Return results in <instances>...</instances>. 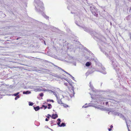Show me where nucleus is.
<instances>
[{
    "instance_id": "nucleus-1",
    "label": "nucleus",
    "mask_w": 131,
    "mask_h": 131,
    "mask_svg": "<svg viewBox=\"0 0 131 131\" xmlns=\"http://www.w3.org/2000/svg\"><path fill=\"white\" fill-rule=\"evenodd\" d=\"M62 71L61 73H60V74L59 75H58V80L60 79L62 80V81H63L64 80H66L68 83L70 84V85L72 86V89L71 90L69 91L68 92L71 98L74 96V88L73 86H72L70 82V81L68 80L66 78V76L64 75V72L66 73L67 74H69L70 75V74L67 72L64 71L61 68L58 67V71Z\"/></svg>"
},
{
    "instance_id": "nucleus-2",
    "label": "nucleus",
    "mask_w": 131,
    "mask_h": 131,
    "mask_svg": "<svg viewBox=\"0 0 131 131\" xmlns=\"http://www.w3.org/2000/svg\"><path fill=\"white\" fill-rule=\"evenodd\" d=\"M34 5L36 10L38 12H41L42 15L46 19L49 18V17L46 15L42 12L44 9L43 3L40 0H34Z\"/></svg>"
},
{
    "instance_id": "nucleus-3",
    "label": "nucleus",
    "mask_w": 131,
    "mask_h": 131,
    "mask_svg": "<svg viewBox=\"0 0 131 131\" xmlns=\"http://www.w3.org/2000/svg\"><path fill=\"white\" fill-rule=\"evenodd\" d=\"M84 30L87 32H89L92 36H93L94 38L97 41H100L99 44H100L101 42V38L103 37L100 36V35L97 34L95 32L93 31L89 28H87L84 26H81Z\"/></svg>"
},
{
    "instance_id": "nucleus-4",
    "label": "nucleus",
    "mask_w": 131,
    "mask_h": 131,
    "mask_svg": "<svg viewBox=\"0 0 131 131\" xmlns=\"http://www.w3.org/2000/svg\"><path fill=\"white\" fill-rule=\"evenodd\" d=\"M110 59L112 61V64L117 73L118 77H122V72L121 70L120 69L119 66L118 65L117 62L112 57H110Z\"/></svg>"
},
{
    "instance_id": "nucleus-5",
    "label": "nucleus",
    "mask_w": 131,
    "mask_h": 131,
    "mask_svg": "<svg viewBox=\"0 0 131 131\" xmlns=\"http://www.w3.org/2000/svg\"><path fill=\"white\" fill-rule=\"evenodd\" d=\"M110 59L112 61V64L117 73L118 77H122V72L121 70L120 69L119 66L118 65L117 62L112 57H110Z\"/></svg>"
},
{
    "instance_id": "nucleus-6",
    "label": "nucleus",
    "mask_w": 131,
    "mask_h": 131,
    "mask_svg": "<svg viewBox=\"0 0 131 131\" xmlns=\"http://www.w3.org/2000/svg\"><path fill=\"white\" fill-rule=\"evenodd\" d=\"M98 66L97 68L99 69L97 70V71H99L101 73L105 74L106 73V71L105 70V68L104 67H103L102 64L100 63H98L97 64Z\"/></svg>"
},
{
    "instance_id": "nucleus-7",
    "label": "nucleus",
    "mask_w": 131,
    "mask_h": 131,
    "mask_svg": "<svg viewBox=\"0 0 131 131\" xmlns=\"http://www.w3.org/2000/svg\"><path fill=\"white\" fill-rule=\"evenodd\" d=\"M96 101H95L97 103H101L102 101H106L105 102L106 105H107L108 103V102H110V100L109 99H107L106 98H103L102 97H99L97 98L96 100Z\"/></svg>"
},
{
    "instance_id": "nucleus-8",
    "label": "nucleus",
    "mask_w": 131,
    "mask_h": 131,
    "mask_svg": "<svg viewBox=\"0 0 131 131\" xmlns=\"http://www.w3.org/2000/svg\"><path fill=\"white\" fill-rule=\"evenodd\" d=\"M69 59L68 62L71 63H72L73 65L75 66H76V59L72 57H68Z\"/></svg>"
},
{
    "instance_id": "nucleus-9",
    "label": "nucleus",
    "mask_w": 131,
    "mask_h": 131,
    "mask_svg": "<svg viewBox=\"0 0 131 131\" xmlns=\"http://www.w3.org/2000/svg\"><path fill=\"white\" fill-rule=\"evenodd\" d=\"M90 8V10L92 14L94 16L97 17L98 14L97 9L93 7H91Z\"/></svg>"
},
{
    "instance_id": "nucleus-10",
    "label": "nucleus",
    "mask_w": 131,
    "mask_h": 131,
    "mask_svg": "<svg viewBox=\"0 0 131 131\" xmlns=\"http://www.w3.org/2000/svg\"><path fill=\"white\" fill-rule=\"evenodd\" d=\"M87 104H85L84 105H83L82 106V107L83 108H86L88 107L89 106H92L93 107H95L96 108H97V109H100L101 110H103V108H100V107H99L98 106H96L94 105H91L89 104L87 106H86V105Z\"/></svg>"
},
{
    "instance_id": "nucleus-11",
    "label": "nucleus",
    "mask_w": 131,
    "mask_h": 131,
    "mask_svg": "<svg viewBox=\"0 0 131 131\" xmlns=\"http://www.w3.org/2000/svg\"><path fill=\"white\" fill-rule=\"evenodd\" d=\"M63 91L60 90L58 89V94H59V99H62L63 97Z\"/></svg>"
},
{
    "instance_id": "nucleus-12",
    "label": "nucleus",
    "mask_w": 131,
    "mask_h": 131,
    "mask_svg": "<svg viewBox=\"0 0 131 131\" xmlns=\"http://www.w3.org/2000/svg\"><path fill=\"white\" fill-rule=\"evenodd\" d=\"M7 91L6 90L3 89L0 90V96H4L6 94Z\"/></svg>"
},
{
    "instance_id": "nucleus-13",
    "label": "nucleus",
    "mask_w": 131,
    "mask_h": 131,
    "mask_svg": "<svg viewBox=\"0 0 131 131\" xmlns=\"http://www.w3.org/2000/svg\"><path fill=\"white\" fill-rule=\"evenodd\" d=\"M95 71L94 69H91L90 70L88 71L86 73L85 75L86 76H88L90 74H91L93 73Z\"/></svg>"
},
{
    "instance_id": "nucleus-14",
    "label": "nucleus",
    "mask_w": 131,
    "mask_h": 131,
    "mask_svg": "<svg viewBox=\"0 0 131 131\" xmlns=\"http://www.w3.org/2000/svg\"><path fill=\"white\" fill-rule=\"evenodd\" d=\"M58 103L60 104H62V106H63L64 107L66 108L68 107V106L65 104H63L62 103V102H61V100H60V101L58 102Z\"/></svg>"
},
{
    "instance_id": "nucleus-15",
    "label": "nucleus",
    "mask_w": 131,
    "mask_h": 131,
    "mask_svg": "<svg viewBox=\"0 0 131 131\" xmlns=\"http://www.w3.org/2000/svg\"><path fill=\"white\" fill-rule=\"evenodd\" d=\"M66 42V41L64 40H60L59 41V44L61 45H62L63 46H64L65 44H64V42Z\"/></svg>"
},
{
    "instance_id": "nucleus-16",
    "label": "nucleus",
    "mask_w": 131,
    "mask_h": 131,
    "mask_svg": "<svg viewBox=\"0 0 131 131\" xmlns=\"http://www.w3.org/2000/svg\"><path fill=\"white\" fill-rule=\"evenodd\" d=\"M90 87L91 88V89L92 91L94 92H96V91L95 89H94L93 85L91 84V82H90Z\"/></svg>"
},
{
    "instance_id": "nucleus-17",
    "label": "nucleus",
    "mask_w": 131,
    "mask_h": 131,
    "mask_svg": "<svg viewBox=\"0 0 131 131\" xmlns=\"http://www.w3.org/2000/svg\"><path fill=\"white\" fill-rule=\"evenodd\" d=\"M115 114L116 115H117L119 116L120 117L123 118V119H124V116L122 115V114H121L120 113H116Z\"/></svg>"
},
{
    "instance_id": "nucleus-18",
    "label": "nucleus",
    "mask_w": 131,
    "mask_h": 131,
    "mask_svg": "<svg viewBox=\"0 0 131 131\" xmlns=\"http://www.w3.org/2000/svg\"><path fill=\"white\" fill-rule=\"evenodd\" d=\"M34 22H35V24H40L41 25H43V23H41V22H39V21L36 20H34Z\"/></svg>"
},
{
    "instance_id": "nucleus-19",
    "label": "nucleus",
    "mask_w": 131,
    "mask_h": 131,
    "mask_svg": "<svg viewBox=\"0 0 131 131\" xmlns=\"http://www.w3.org/2000/svg\"><path fill=\"white\" fill-rule=\"evenodd\" d=\"M33 107H34V110H35L36 111H38L40 108L39 106H37L36 107L33 106Z\"/></svg>"
},
{
    "instance_id": "nucleus-20",
    "label": "nucleus",
    "mask_w": 131,
    "mask_h": 131,
    "mask_svg": "<svg viewBox=\"0 0 131 131\" xmlns=\"http://www.w3.org/2000/svg\"><path fill=\"white\" fill-rule=\"evenodd\" d=\"M57 117V114H53L51 116V118L53 119H55Z\"/></svg>"
},
{
    "instance_id": "nucleus-21",
    "label": "nucleus",
    "mask_w": 131,
    "mask_h": 131,
    "mask_svg": "<svg viewBox=\"0 0 131 131\" xmlns=\"http://www.w3.org/2000/svg\"><path fill=\"white\" fill-rule=\"evenodd\" d=\"M31 92L29 91H24L23 92V94H28L31 93Z\"/></svg>"
},
{
    "instance_id": "nucleus-22",
    "label": "nucleus",
    "mask_w": 131,
    "mask_h": 131,
    "mask_svg": "<svg viewBox=\"0 0 131 131\" xmlns=\"http://www.w3.org/2000/svg\"><path fill=\"white\" fill-rule=\"evenodd\" d=\"M35 91L36 92H40V91H46V90H42L40 88H37V89H35Z\"/></svg>"
},
{
    "instance_id": "nucleus-23",
    "label": "nucleus",
    "mask_w": 131,
    "mask_h": 131,
    "mask_svg": "<svg viewBox=\"0 0 131 131\" xmlns=\"http://www.w3.org/2000/svg\"><path fill=\"white\" fill-rule=\"evenodd\" d=\"M49 91L50 92H51L53 93V94L55 95V96L56 97L57 100V95L56 93L54 92L52 90H49Z\"/></svg>"
},
{
    "instance_id": "nucleus-24",
    "label": "nucleus",
    "mask_w": 131,
    "mask_h": 131,
    "mask_svg": "<svg viewBox=\"0 0 131 131\" xmlns=\"http://www.w3.org/2000/svg\"><path fill=\"white\" fill-rule=\"evenodd\" d=\"M91 64V63L89 62H88L85 64V65L87 67L89 66Z\"/></svg>"
},
{
    "instance_id": "nucleus-25",
    "label": "nucleus",
    "mask_w": 131,
    "mask_h": 131,
    "mask_svg": "<svg viewBox=\"0 0 131 131\" xmlns=\"http://www.w3.org/2000/svg\"><path fill=\"white\" fill-rule=\"evenodd\" d=\"M19 94V92H17V93L14 94L12 95L13 96H17L18 95V94Z\"/></svg>"
},
{
    "instance_id": "nucleus-26",
    "label": "nucleus",
    "mask_w": 131,
    "mask_h": 131,
    "mask_svg": "<svg viewBox=\"0 0 131 131\" xmlns=\"http://www.w3.org/2000/svg\"><path fill=\"white\" fill-rule=\"evenodd\" d=\"M66 125L64 123H62L59 126V127H64L66 126Z\"/></svg>"
},
{
    "instance_id": "nucleus-27",
    "label": "nucleus",
    "mask_w": 131,
    "mask_h": 131,
    "mask_svg": "<svg viewBox=\"0 0 131 131\" xmlns=\"http://www.w3.org/2000/svg\"><path fill=\"white\" fill-rule=\"evenodd\" d=\"M58 126H59L61 124H60V122H61L60 119H59V118L58 119Z\"/></svg>"
},
{
    "instance_id": "nucleus-28",
    "label": "nucleus",
    "mask_w": 131,
    "mask_h": 131,
    "mask_svg": "<svg viewBox=\"0 0 131 131\" xmlns=\"http://www.w3.org/2000/svg\"><path fill=\"white\" fill-rule=\"evenodd\" d=\"M48 106L47 107V108L48 109H50L52 108V105L50 104H48Z\"/></svg>"
},
{
    "instance_id": "nucleus-29",
    "label": "nucleus",
    "mask_w": 131,
    "mask_h": 131,
    "mask_svg": "<svg viewBox=\"0 0 131 131\" xmlns=\"http://www.w3.org/2000/svg\"><path fill=\"white\" fill-rule=\"evenodd\" d=\"M33 104H34V103L32 102H29V106H32L33 105Z\"/></svg>"
},
{
    "instance_id": "nucleus-30",
    "label": "nucleus",
    "mask_w": 131,
    "mask_h": 131,
    "mask_svg": "<svg viewBox=\"0 0 131 131\" xmlns=\"http://www.w3.org/2000/svg\"><path fill=\"white\" fill-rule=\"evenodd\" d=\"M16 97H15V100H17L20 97L19 95H18L17 96H16Z\"/></svg>"
},
{
    "instance_id": "nucleus-31",
    "label": "nucleus",
    "mask_w": 131,
    "mask_h": 131,
    "mask_svg": "<svg viewBox=\"0 0 131 131\" xmlns=\"http://www.w3.org/2000/svg\"><path fill=\"white\" fill-rule=\"evenodd\" d=\"M46 117L47 118H50V117H51V116L49 114H48L46 116Z\"/></svg>"
},
{
    "instance_id": "nucleus-32",
    "label": "nucleus",
    "mask_w": 131,
    "mask_h": 131,
    "mask_svg": "<svg viewBox=\"0 0 131 131\" xmlns=\"http://www.w3.org/2000/svg\"><path fill=\"white\" fill-rule=\"evenodd\" d=\"M101 51H103L104 53L105 52V55L106 56H107V52H106V51H105L104 52V51H103V50L101 48Z\"/></svg>"
},
{
    "instance_id": "nucleus-33",
    "label": "nucleus",
    "mask_w": 131,
    "mask_h": 131,
    "mask_svg": "<svg viewBox=\"0 0 131 131\" xmlns=\"http://www.w3.org/2000/svg\"><path fill=\"white\" fill-rule=\"evenodd\" d=\"M42 107H43L44 108V109L45 110L47 108V106H45V105H42Z\"/></svg>"
},
{
    "instance_id": "nucleus-34",
    "label": "nucleus",
    "mask_w": 131,
    "mask_h": 131,
    "mask_svg": "<svg viewBox=\"0 0 131 131\" xmlns=\"http://www.w3.org/2000/svg\"><path fill=\"white\" fill-rule=\"evenodd\" d=\"M64 85H65L66 86L68 87V88H69L68 86V83H64Z\"/></svg>"
},
{
    "instance_id": "nucleus-35",
    "label": "nucleus",
    "mask_w": 131,
    "mask_h": 131,
    "mask_svg": "<svg viewBox=\"0 0 131 131\" xmlns=\"http://www.w3.org/2000/svg\"><path fill=\"white\" fill-rule=\"evenodd\" d=\"M47 101L49 102H54V101L53 100H47Z\"/></svg>"
},
{
    "instance_id": "nucleus-36",
    "label": "nucleus",
    "mask_w": 131,
    "mask_h": 131,
    "mask_svg": "<svg viewBox=\"0 0 131 131\" xmlns=\"http://www.w3.org/2000/svg\"><path fill=\"white\" fill-rule=\"evenodd\" d=\"M39 95L40 97H42L43 96V94L42 93H41Z\"/></svg>"
},
{
    "instance_id": "nucleus-37",
    "label": "nucleus",
    "mask_w": 131,
    "mask_h": 131,
    "mask_svg": "<svg viewBox=\"0 0 131 131\" xmlns=\"http://www.w3.org/2000/svg\"><path fill=\"white\" fill-rule=\"evenodd\" d=\"M70 77H71V78L72 79H73V80H74V78L73 77L72 75H70Z\"/></svg>"
},
{
    "instance_id": "nucleus-38",
    "label": "nucleus",
    "mask_w": 131,
    "mask_h": 131,
    "mask_svg": "<svg viewBox=\"0 0 131 131\" xmlns=\"http://www.w3.org/2000/svg\"><path fill=\"white\" fill-rule=\"evenodd\" d=\"M49 120L48 118H46L45 119V121H48Z\"/></svg>"
},
{
    "instance_id": "nucleus-39",
    "label": "nucleus",
    "mask_w": 131,
    "mask_h": 131,
    "mask_svg": "<svg viewBox=\"0 0 131 131\" xmlns=\"http://www.w3.org/2000/svg\"><path fill=\"white\" fill-rule=\"evenodd\" d=\"M28 58L29 59H31L32 58V57H28Z\"/></svg>"
},
{
    "instance_id": "nucleus-40",
    "label": "nucleus",
    "mask_w": 131,
    "mask_h": 131,
    "mask_svg": "<svg viewBox=\"0 0 131 131\" xmlns=\"http://www.w3.org/2000/svg\"><path fill=\"white\" fill-rule=\"evenodd\" d=\"M75 23L77 25H78L79 26H80V25L78 24L77 23L76 21H75Z\"/></svg>"
},
{
    "instance_id": "nucleus-41",
    "label": "nucleus",
    "mask_w": 131,
    "mask_h": 131,
    "mask_svg": "<svg viewBox=\"0 0 131 131\" xmlns=\"http://www.w3.org/2000/svg\"><path fill=\"white\" fill-rule=\"evenodd\" d=\"M126 124H127V126L128 130V131H130V130H129V129L128 127V125H127V123H126Z\"/></svg>"
},
{
    "instance_id": "nucleus-42",
    "label": "nucleus",
    "mask_w": 131,
    "mask_h": 131,
    "mask_svg": "<svg viewBox=\"0 0 131 131\" xmlns=\"http://www.w3.org/2000/svg\"><path fill=\"white\" fill-rule=\"evenodd\" d=\"M56 48L55 47H53V49L54 50H56Z\"/></svg>"
},
{
    "instance_id": "nucleus-43",
    "label": "nucleus",
    "mask_w": 131,
    "mask_h": 131,
    "mask_svg": "<svg viewBox=\"0 0 131 131\" xmlns=\"http://www.w3.org/2000/svg\"><path fill=\"white\" fill-rule=\"evenodd\" d=\"M112 129H111V128H109L108 129V130L109 131H110Z\"/></svg>"
},
{
    "instance_id": "nucleus-44",
    "label": "nucleus",
    "mask_w": 131,
    "mask_h": 131,
    "mask_svg": "<svg viewBox=\"0 0 131 131\" xmlns=\"http://www.w3.org/2000/svg\"><path fill=\"white\" fill-rule=\"evenodd\" d=\"M113 127V126L112 125H111L110 126V128H111Z\"/></svg>"
},
{
    "instance_id": "nucleus-45",
    "label": "nucleus",
    "mask_w": 131,
    "mask_h": 131,
    "mask_svg": "<svg viewBox=\"0 0 131 131\" xmlns=\"http://www.w3.org/2000/svg\"><path fill=\"white\" fill-rule=\"evenodd\" d=\"M53 28V26H51V29L52 28Z\"/></svg>"
},
{
    "instance_id": "nucleus-46",
    "label": "nucleus",
    "mask_w": 131,
    "mask_h": 131,
    "mask_svg": "<svg viewBox=\"0 0 131 131\" xmlns=\"http://www.w3.org/2000/svg\"><path fill=\"white\" fill-rule=\"evenodd\" d=\"M90 94L91 95V98L92 99H93V97H92L91 94Z\"/></svg>"
},
{
    "instance_id": "nucleus-47",
    "label": "nucleus",
    "mask_w": 131,
    "mask_h": 131,
    "mask_svg": "<svg viewBox=\"0 0 131 131\" xmlns=\"http://www.w3.org/2000/svg\"><path fill=\"white\" fill-rule=\"evenodd\" d=\"M2 85H3V84H0V87H1L2 86Z\"/></svg>"
},
{
    "instance_id": "nucleus-48",
    "label": "nucleus",
    "mask_w": 131,
    "mask_h": 131,
    "mask_svg": "<svg viewBox=\"0 0 131 131\" xmlns=\"http://www.w3.org/2000/svg\"><path fill=\"white\" fill-rule=\"evenodd\" d=\"M45 127H47V128H48V127L47 126H45Z\"/></svg>"
},
{
    "instance_id": "nucleus-49",
    "label": "nucleus",
    "mask_w": 131,
    "mask_h": 131,
    "mask_svg": "<svg viewBox=\"0 0 131 131\" xmlns=\"http://www.w3.org/2000/svg\"><path fill=\"white\" fill-rule=\"evenodd\" d=\"M60 30H58V32H60Z\"/></svg>"
},
{
    "instance_id": "nucleus-50",
    "label": "nucleus",
    "mask_w": 131,
    "mask_h": 131,
    "mask_svg": "<svg viewBox=\"0 0 131 131\" xmlns=\"http://www.w3.org/2000/svg\"><path fill=\"white\" fill-rule=\"evenodd\" d=\"M43 107H42H42H41L40 108L41 109H42L43 108Z\"/></svg>"
},
{
    "instance_id": "nucleus-51",
    "label": "nucleus",
    "mask_w": 131,
    "mask_h": 131,
    "mask_svg": "<svg viewBox=\"0 0 131 131\" xmlns=\"http://www.w3.org/2000/svg\"><path fill=\"white\" fill-rule=\"evenodd\" d=\"M44 44H45L46 45V43H45V41H44Z\"/></svg>"
},
{
    "instance_id": "nucleus-52",
    "label": "nucleus",
    "mask_w": 131,
    "mask_h": 131,
    "mask_svg": "<svg viewBox=\"0 0 131 131\" xmlns=\"http://www.w3.org/2000/svg\"><path fill=\"white\" fill-rule=\"evenodd\" d=\"M91 55L92 56H93V54H92V53H91Z\"/></svg>"
},
{
    "instance_id": "nucleus-53",
    "label": "nucleus",
    "mask_w": 131,
    "mask_h": 131,
    "mask_svg": "<svg viewBox=\"0 0 131 131\" xmlns=\"http://www.w3.org/2000/svg\"><path fill=\"white\" fill-rule=\"evenodd\" d=\"M50 129L51 130L53 131V130H52V129H50Z\"/></svg>"
},
{
    "instance_id": "nucleus-54",
    "label": "nucleus",
    "mask_w": 131,
    "mask_h": 131,
    "mask_svg": "<svg viewBox=\"0 0 131 131\" xmlns=\"http://www.w3.org/2000/svg\"><path fill=\"white\" fill-rule=\"evenodd\" d=\"M56 57V58H56V59H57V57Z\"/></svg>"
},
{
    "instance_id": "nucleus-55",
    "label": "nucleus",
    "mask_w": 131,
    "mask_h": 131,
    "mask_svg": "<svg viewBox=\"0 0 131 131\" xmlns=\"http://www.w3.org/2000/svg\"><path fill=\"white\" fill-rule=\"evenodd\" d=\"M68 30L69 31H70V29H68Z\"/></svg>"
},
{
    "instance_id": "nucleus-56",
    "label": "nucleus",
    "mask_w": 131,
    "mask_h": 131,
    "mask_svg": "<svg viewBox=\"0 0 131 131\" xmlns=\"http://www.w3.org/2000/svg\"><path fill=\"white\" fill-rule=\"evenodd\" d=\"M104 102H103V104H104Z\"/></svg>"
},
{
    "instance_id": "nucleus-57",
    "label": "nucleus",
    "mask_w": 131,
    "mask_h": 131,
    "mask_svg": "<svg viewBox=\"0 0 131 131\" xmlns=\"http://www.w3.org/2000/svg\"><path fill=\"white\" fill-rule=\"evenodd\" d=\"M110 24H111H111H111V23H110Z\"/></svg>"
},
{
    "instance_id": "nucleus-58",
    "label": "nucleus",
    "mask_w": 131,
    "mask_h": 131,
    "mask_svg": "<svg viewBox=\"0 0 131 131\" xmlns=\"http://www.w3.org/2000/svg\"><path fill=\"white\" fill-rule=\"evenodd\" d=\"M2 98V97H0V98Z\"/></svg>"
}]
</instances>
